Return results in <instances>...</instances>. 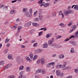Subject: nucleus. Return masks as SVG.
Here are the masks:
<instances>
[{
    "label": "nucleus",
    "instance_id": "1",
    "mask_svg": "<svg viewBox=\"0 0 78 78\" xmlns=\"http://www.w3.org/2000/svg\"><path fill=\"white\" fill-rule=\"evenodd\" d=\"M16 62H17L18 64H20L21 62H23V59H21V57H17L16 58Z\"/></svg>",
    "mask_w": 78,
    "mask_h": 78
},
{
    "label": "nucleus",
    "instance_id": "2",
    "mask_svg": "<svg viewBox=\"0 0 78 78\" xmlns=\"http://www.w3.org/2000/svg\"><path fill=\"white\" fill-rule=\"evenodd\" d=\"M31 25V22H29L28 23H26L24 25L25 27H30Z\"/></svg>",
    "mask_w": 78,
    "mask_h": 78
},
{
    "label": "nucleus",
    "instance_id": "3",
    "mask_svg": "<svg viewBox=\"0 0 78 78\" xmlns=\"http://www.w3.org/2000/svg\"><path fill=\"white\" fill-rule=\"evenodd\" d=\"M66 64H67V63L66 62H63V65L62 66V69L63 70H65V69H64V67H66Z\"/></svg>",
    "mask_w": 78,
    "mask_h": 78
},
{
    "label": "nucleus",
    "instance_id": "4",
    "mask_svg": "<svg viewBox=\"0 0 78 78\" xmlns=\"http://www.w3.org/2000/svg\"><path fill=\"white\" fill-rule=\"evenodd\" d=\"M69 43H70V44H73L74 46H76V45H77V43L76 41H69Z\"/></svg>",
    "mask_w": 78,
    "mask_h": 78
},
{
    "label": "nucleus",
    "instance_id": "5",
    "mask_svg": "<svg viewBox=\"0 0 78 78\" xmlns=\"http://www.w3.org/2000/svg\"><path fill=\"white\" fill-rule=\"evenodd\" d=\"M54 42V38H52L51 40H50L48 41V44L50 45L51 44H52Z\"/></svg>",
    "mask_w": 78,
    "mask_h": 78
},
{
    "label": "nucleus",
    "instance_id": "6",
    "mask_svg": "<svg viewBox=\"0 0 78 78\" xmlns=\"http://www.w3.org/2000/svg\"><path fill=\"white\" fill-rule=\"evenodd\" d=\"M59 25L62 27V28H65V27H66V24H64L63 23H61L59 24Z\"/></svg>",
    "mask_w": 78,
    "mask_h": 78
},
{
    "label": "nucleus",
    "instance_id": "7",
    "mask_svg": "<svg viewBox=\"0 0 78 78\" xmlns=\"http://www.w3.org/2000/svg\"><path fill=\"white\" fill-rule=\"evenodd\" d=\"M56 73L57 75L59 76H60V75H61V72H60V71L59 70H57L56 71Z\"/></svg>",
    "mask_w": 78,
    "mask_h": 78
},
{
    "label": "nucleus",
    "instance_id": "8",
    "mask_svg": "<svg viewBox=\"0 0 78 78\" xmlns=\"http://www.w3.org/2000/svg\"><path fill=\"white\" fill-rule=\"evenodd\" d=\"M43 50L41 49H37L36 50L35 52L37 53H41V51H43Z\"/></svg>",
    "mask_w": 78,
    "mask_h": 78
},
{
    "label": "nucleus",
    "instance_id": "9",
    "mask_svg": "<svg viewBox=\"0 0 78 78\" xmlns=\"http://www.w3.org/2000/svg\"><path fill=\"white\" fill-rule=\"evenodd\" d=\"M25 16H26V17H31V15H30L29 13L28 12H27L25 13Z\"/></svg>",
    "mask_w": 78,
    "mask_h": 78
},
{
    "label": "nucleus",
    "instance_id": "10",
    "mask_svg": "<svg viewBox=\"0 0 78 78\" xmlns=\"http://www.w3.org/2000/svg\"><path fill=\"white\" fill-rule=\"evenodd\" d=\"M41 64H44L45 62V60L44 58H41Z\"/></svg>",
    "mask_w": 78,
    "mask_h": 78
},
{
    "label": "nucleus",
    "instance_id": "11",
    "mask_svg": "<svg viewBox=\"0 0 78 78\" xmlns=\"http://www.w3.org/2000/svg\"><path fill=\"white\" fill-rule=\"evenodd\" d=\"M39 19L40 20H42V19H43V16H42V15L41 14H39L38 16Z\"/></svg>",
    "mask_w": 78,
    "mask_h": 78
},
{
    "label": "nucleus",
    "instance_id": "12",
    "mask_svg": "<svg viewBox=\"0 0 78 78\" xmlns=\"http://www.w3.org/2000/svg\"><path fill=\"white\" fill-rule=\"evenodd\" d=\"M52 36L51 34H48L46 35V38H49Z\"/></svg>",
    "mask_w": 78,
    "mask_h": 78
},
{
    "label": "nucleus",
    "instance_id": "13",
    "mask_svg": "<svg viewBox=\"0 0 78 78\" xmlns=\"http://www.w3.org/2000/svg\"><path fill=\"white\" fill-rule=\"evenodd\" d=\"M58 58L60 59H62L64 58V55L63 54H60Z\"/></svg>",
    "mask_w": 78,
    "mask_h": 78
},
{
    "label": "nucleus",
    "instance_id": "14",
    "mask_svg": "<svg viewBox=\"0 0 78 78\" xmlns=\"http://www.w3.org/2000/svg\"><path fill=\"white\" fill-rule=\"evenodd\" d=\"M43 47L44 48H46L48 47V44L47 43H45L43 44Z\"/></svg>",
    "mask_w": 78,
    "mask_h": 78
},
{
    "label": "nucleus",
    "instance_id": "15",
    "mask_svg": "<svg viewBox=\"0 0 78 78\" xmlns=\"http://www.w3.org/2000/svg\"><path fill=\"white\" fill-rule=\"evenodd\" d=\"M8 58L9 59H12V55H9L8 56Z\"/></svg>",
    "mask_w": 78,
    "mask_h": 78
},
{
    "label": "nucleus",
    "instance_id": "16",
    "mask_svg": "<svg viewBox=\"0 0 78 78\" xmlns=\"http://www.w3.org/2000/svg\"><path fill=\"white\" fill-rule=\"evenodd\" d=\"M76 38V37H78V35H76V36H75L74 35H72L71 36V37H69V39H72V38Z\"/></svg>",
    "mask_w": 78,
    "mask_h": 78
},
{
    "label": "nucleus",
    "instance_id": "17",
    "mask_svg": "<svg viewBox=\"0 0 78 78\" xmlns=\"http://www.w3.org/2000/svg\"><path fill=\"white\" fill-rule=\"evenodd\" d=\"M75 53V51H74V48H71L70 50V53Z\"/></svg>",
    "mask_w": 78,
    "mask_h": 78
},
{
    "label": "nucleus",
    "instance_id": "18",
    "mask_svg": "<svg viewBox=\"0 0 78 78\" xmlns=\"http://www.w3.org/2000/svg\"><path fill=\"white\" fill-rule=\"evenodd\" d=\"M18 27V25L17 24H16L14 26H13L12 27V30H14V29H16V28H17Z\"/></svg>",
    "mask_w": 78,
    "mask_h": 78
},
{
    "label": "nucleus",
    "instance_id": "19",
    "mask_svg": "<svg viewBox=\"0 0 78 78\" xmlns=\"http://www.w3.org/2000/svg\"><path fill=\"white\" fill-rule=\"evenodd\" d=\"M25 58L27 60L29 61V62H31V59H30L29 57L26 56L25 57Z\"/></svg>",
    "mask_w": 78,
    "mask_h": 78
},
{
    "label": "nucleus",
    "instance_id": "20",
    "mask_svg": "<svg viewBox=\"0 0 78 78\" xmlns=\"http://www.w3.org/2000/svg\"><path fill=\"white\" fill-rule=\"evenodd\" d=\"M29 56L31 59H33V54L31 53H30Z\"/></svg>",
    "mask_w": 78,
    "mask_h": 78
},
{
    "label": "nucleus",
    "instance_id": "21",
    "mask_svg": "<svg viewBox=\"0 0 78 78\" xmlns=\"http://www.w3.org/2000/svg\"><path fill=\"white\" fill-rule=\"evenodd\" d=\"M37 57H38V56L37 55H35L33 58V61H35V60H36Z\"/></svg>",
    "mask_w": 78,
    "mask_h": 78
},
{
    "label": "nucleus",
    "instance_id": "22",
    "mask_svg": "<svg viewBox=\"0 0 78 78\" xmlns=\"http://www.w3.org/2000/svg\"><path fill=\"white\" fill-rule=\"evenodd\" d=\"M10 13L11 14H14L15 13V11L14 10H12L10 11Z\"/></svg>",
    "mask_w": 78,
    "mask_h": 78
},
{
    "label": "nucleus",
    "instance_id": "23",
    "mask_svg": "<svg viewBox=\"0 0 78 78\" xmlns=\"http://www.w3.org/2000/svg\"><path fill=\"white\" fill-rule=\"evenodd\" d=\"M4 64H5V62L4 61L2 60L0 61V65L3 66Z\"/></svg>",
    "mask_w": 78,
    "mask_h": 78
},
{
    "label": "nucleus",
    "instance_id": "24",
    "mask_svg": "<svg viewBox=\"0 0 78 78\" xmlns=\"http://www.w3.org/2000/svg\"><path fill=\"white\" fill-rule=\"evenodd\" d=\"M8 78H16V76L14 75H10L8 76Z\"/></svg>",
    "mask_w": 78,
    "mask_h": 78
},
{
    "label": "nucleus",
    "instance_id": "25",
    "mask_svg": "<svg viewBox=\"0 0 78 78\" xmlns=\"http://www.w3.org/2000/svg\"><path fill=\"white\" fill-rule=\"evenodd\" d=\"M24 67V66L22 65L20 66L19 68L20 70H23V69Z\"/></svg>",
    "mask_w": 78,
    "mask_h": 78
},
{
    "label": "nucleus",
    "instance_id": "26",
    "mask_svg": "<svg viewBox=\"0 0 78 78\" xmlns=\"http://www.w3.org/2000/svg\"><path fill=\"white\" fill-rule=\"evenodd\" d=\"M64 14L65 15V16H67L68 14H69V12L68 10H67L66 11L64 12Z\"/></svg>",
    "mask_w": 78,
    "mask_h": 78
},
{
    "label": "nucleus",
    "instance_id": "27",
    "mask_svg": "<svg viewBox=\"0 0 78 78\" xmlns=\"http://www.w3.org/2000/svg\"><path fill=\"white\" fill-rule=\"evenodd\" d=\"M26 71L28 72H30V67H28L26 68Z\"/></svg>",
    "mask_w": 78,
    "mask_h": 78
},
{
    "label": "nucleus",
    "instance_id": "28",
    "mask_svg": "<svg viewBox=\"0 0 78 78\" xmlns=\"http://www.w3.org/2000/svg\"><path fill=\"white\" fill-rule=\"evenodd\" d=\"M10 40L9 39H8V38H7L5 39V43H8V42H9V41Z\"/></svg>",
    "mask_w": 78,
    "mask_h": 78
},
{
    "label": "nucleus",
    "instance_id": "29",
    "mask_svg": "<svg viewBox=\"0 0 78 78\" xmlns=\"http://www.w3.org/2000/svg\"><path fill=\"white\" fill-rule=\"evenodd\" d=\"M38 12L39 14H42V10L41 9H40L38 10Z\"/></svg>",
    "mask_w": 78,
    "mask_h": 78
},
{
    "label": "nucleus",
    "instance_id": "30",
    "mask_svg": "<svg viewBox=\"0 0 78 78\" xmlns=\"http://www.w3.org/2000/svg\"><path fill=\"white\" fill-rule=\"evenodd\" d=\"M60 47H61V45L56 44V48H60Z\"/></svg>",
    "mask_w": 78,
    "mask_h": 78
},
{
    "label": "nucleus",
    "instance_id": "31",
    "mask_svg": "<svg viewBox=\"0 0 78 78\" xmlns=\"http://www.w3.org/2000/svg\"><path fill=\"white\" fill-rule=\"evenodd\" d=\"M68 13L69 14H72L73 12V10H68Z\"/></svg>",
    "mask_w": 78,
    "mask_h": 78
},
{
    "label": "nucleus",
    "instance_id": "32",
    "mask_svg": "<svg viewBox=\"0 0 78 78\" xmlns=\"http://www.w3.org/2000/svg\"><path fill=\"white\" fill-rule=\"evenodd\" d=\"M74 9H76V10H78V5H75L74 8Z\"/></svg>",
    "mask_w": 78,
    "mask_h": 78
},
{
    "label": "nucleus",
    "instance_id": "33",
    "mask_svg": "<svg viewBox=\"0 0 78 78\" xmlns=\"http://www.w3.org/2000/svg\"><path fill=\"white\" fill-rule=\"evenodd\" d=\"M27 11H28L27 8L23 9V12H27Z\"/></svg>",
    "mask_w": 78,
    "mask_h": 78
},
{
    "label": "nucleus",
    "instance_id": "34",
    "mask_svg": "<svg viewBox=\"0 0 78 78\" xmlns=\"http://www.w3.org/2000/svg\"><path fill=\"white\" fill-rule=\"evenodd\" d=\"M62 37V36L59 35H58L56 37V39H60Z\"/></svg>",
    "mask_w": 78,
    "mask_h": 78
},
{
    "label": "nucleus",
    "instance_id": "35",
    "mask_svg": "<svg viewBox=\"0 0 78 78\" xmlns=\"http://www.w3.org/2000/svg\"><path fill=\"white\" fill-rule=\"evenodd\" d=\"M56 44H57L56 43H54L52 44L51 46V47H55L56 48Z\"/></svg>",
    "mask_w": 78,
    "mask_h": 78
},
{
    "label": "nucleus",
    "instance_id": "36",
    "mask_svg": "<svg viewBox=\"0 0 78 78\" xmlns=\"http://www.w3.org/2000/svg\"><path fill=\"white\" fill-rule=\"evenodd\" d=\"M49 5H50V3H46L45 4L44 3V7H47V6H48Z\"/></svg>",
    "mask_w": 78,
    "mask_h": 78
},
{
    "label": "nucleus",
    "instance_id": "37",
    "mask_svg": "<svg viewBox=\"0 0 78 78\" xmlns=\"http://www.w3.org/2000/svg\"><path fill=\"white\" fill-rule=\"evenodd\" d=\"M3 10L5 11V10H8V6H5L3 8Z\"/></svg>",
    "mask_w": 78,
    "mask_h": 78
},
{
    "label": "nucleus",
    "instance_id": "38",
    "mask_svg": "<svg viewBox=\"0 0 78 78\" xmlns=\"http://www.w3.org/2000/svg\"><path fill=\"white\" fill-rule=\"evenodd\" d=\"M50 66H51V63H48L47 65V67L48 68V67H50Z\"/></svg>",
    "mask_w": 78,
    "mask_h": 78
},
{
    "label": "nucleus",
    "instance_id": "39",
    "mask_svg": "<svg viewBox=\"0 0 78 78\" xmlns=\"http://www.w3.org/2000/svg\"><path fill=\"white\" fill-rule=\"evenodd\" d=\"M59 0H54V4H56L57 3V2H59Z\"/></svg>",
    "mask_w": 78,
    "mask_h": 78
},
{
    "label": "nucleus",
    "instance_id": "40",
    "mask_svg": "<svg viewBox=\"0 0 78 78\" xmlns=\"http://www.w3.org/2000/svg\"><path fill=\"white\" fill-rule=\"evenodd\" d=\"M74 72L76 73H77V74H78V69H74Z\"/></svg>",
    "mask_w": 78,
    "mask_h": 78
},
{
    "label": "nucleus",
    "instance_id": "41",
    "mask_svg": "<svg viewBox=\"0 0 78 78\" xmlns=\"http://www.w3.org/2000/svg\"><path fill=\"white\" fill-rule=\"evenodd\" d=\"M37 13V11H36L35 12H34V16H35L36 17V14Z\"/></svg>",
    "mask_w": 78,
    "mask_h": 78
},
{
    "label": "nucleus",
    "instance_id": "42",
    "mask_svg": "<svg viewBox=\"0 0 78 78\" xmlns=\"http://www.w3.org/2000/svg\"><path fill=\"white\" fill-rule=\"evenodd\" d=\"M33 46L34 47H37V43H35L33 45Z\"/></svg>",
    "mask_w": 78,
    "mask_h": 78
},
{
    "label": "nucleus",
    "instance_id": "43",
    "mask_svg": "<svg viewBox=\"0 0 78 78\" xmlns=\"http://www.w3.org/2000/svg\"><path fill=\"white\" fill-rule=\"evenodd\" d=\"M20 47L21 48H25L26 47V46L23 45H21Z\"/></svg>",
    "mask_w": 78,
    "mask_h": 78
},
{
    "label": "nucleus",
    "instance_id": "44",
    "mask_svg": "<svg viewBox=\"0 0 78 78\" xmlns=\"http://www.w3.org/2000/svg\"><path fill=\"white\" fill-rule=\"evenodd\" d=\"M43 33V32L42 31L40 32L39 33V36H41V35Z\"/></svg>",
    "mask_w": 78,
    "mask_h": 78
},
{
    "label": "nucleus",
    "instance_id": "45",
    "mask_svg": "<svg viewBox=\"0 0 78 78\" xmlns=\"http://www.w3.org/2000/svg\"><path fill=\"white\" fill-rule=\"evenodd\" d=\"M45 73V72L44 70L42 69L41 73H42L43 74V73Z\"/></svg>",
    "mask_w": 78,
    "mask_h": 78
},
{
    "label": "nucleus",
    "instance_id": "46",
    "mask_svg": "<svg viewBox=\"0 0 78 78\" xmlns=\"http://www.w3.org/2000/svg\"><path fill=\"white\" fill-rule=\"evenodd\" d=\"M52 15L53 17H56V13L55 12H53L52 14Z\"/></svg>",
    "mask_w": 78,
    "mask_h": 78
},
{
    "label": "nucleus",
    "instance_id": "47",
    "mask_svg": "<svg viewBox=\"0 0 78 78\" xmlns=\"http://www.w3.org/2000/svg\"><path fill=\"white\" fill-rule=\"evenodd\" d=\"M63 69H65V70H66V69H70V67L69 66H66L65 67H64Z\"/></svg>",
    "mask_w": 78,
    "mask_h": 78
},
{
    "label": "nucleus",
    "instance_id": "48",
    "mask_svg": "<svg viewBox=\"0 0 78 78\" xmlns=\"http://www.w3.org/2000/svg\"><path fill=\"white\" fill-rule=\"evenodd\" d=\"M43 2V0H41L38 2V3L39 4H41V3H42V2Z\"/></svg>",
    "mask_w": 78,
    "mask_h": 78
},
{
    "label": "nucleus",
    "instance_id": "49",
    "mask_svg": "<svg viewBox=\"0 0 78 78\" xmlns=\"http://www.w3.org/2000/svg\"><path fill=\"white\" fill-rule=\"evenodd\" d=\"M44 4H45V3L44 2H43V3H41L40 5L41 7H42V6H44Z\"/></svg>",
    "mask_w": 78,
    "mask_h": 78
},
{
    "label": "nucleus",
    "instance_id": "50",
    "mask_svg": "<svg viewBox=\"0 0 78 78\" xmlns=\"http://www.w3.org/2000/svg\"><path fill=\"white\" fill-rule=\"evenodd\" d=\"M8 49H7L4 51V53H7V52H8Z\"/></svg>",
    "mask_w": 78,
    "mask_h": 78
},
{
    "label": "nucleus",
    "instance_id": "51",
    "mask_svg": "<svg viewBox=\"0 0 78 78\" xmlns=\"http://www.w3.org/2000/svg\"><path fill=\"white\" fill-rule=\"evenodd\" d=\"M5 25H8V24L9 23V21H6L5 23Z\"/></svg>",
    "mask_w": 78,
    "mask_h": 78
},
{
    "label": "nucleus",
    "instance_id": "52",
    "mask_svg": "<svg viewBox=\"0 0 78 78\" xmlns=\"http://www.w3.org/2000/svg\"><path fill=\"white\" fill-rule=\"evenodd\" d=\"M72 27H73L72 28L73 29V30H75V28H76V25H75L74 26H72Z\"/></svg>",
    "mask_w": 78,
    "mask_h": 78
},
{
    "label": "nucleus",
    "instance_id": "53",
    "mask_svg": "<svg viewBox=\"0 0 78 78\" xmlns=\"http://www.w3.org/2000/svg\"><path fill=\"white\" fill-rule=\"evenodd\" d=\"M8 69V66L6 65L4 68V70H6V69Z\"/></svg>",
    "mask_w": 78,
    "mask_h": 78
},
{
    "label": "nucleus",
    "instance_id": "54",
    "mask_svg": "<svg viewBox=\"0 0 78 78\" xmlns=\"http://www.w3.org/2000/svg\"><path fill=\"white\" fill-rule=\"evenodd\" d=\"M7 66L8 68H9V67H10L11 66H12V65L11 64H9Z\"/></svg>",
    "mask_w": 78,
    "mask_h": 78
},
{
    "label": "nucleus",
    "instance_id": "55",
    "mask_svg": "<svg viewBox=\"0 0 78 78\" xmlns=\"http://www.w3.org/2000/svg\"><path fill=\"white\" fill-rule=\"evenodd\" d=\"M51 64L52 66H55V62H51Z\"/></svg>",
    "mask_w": 78,
    "mask_h": 78
},
{
    "label": "nucleus",
    "instance_id": "56",
    "mask_svg": "<svg viewBox=\"0 0 78 78\" xmlns=\"http://www.w3.org/2000/svg\"><path fill=\"white\" fill-rule=\"evenodd\" d=\"M33 26H36L37 25V23H32Z\"/></svg>",
    "mask_w": 78,
    "mask_h": 78
},
{
    "label": "nucleus",
    "instance_id": "57",
    "mask_svg": "<svg viewBox=\"0 0 78 78\" xmlns=\"http://www.w3.org/2000/svg\"><path fill=\"white\" fill-rule=\"evenodd\" d=\"M35 21L37 22V21H39V18L38 17L36 18L35 20Z\"/></svg>",
    "mask_w": 78,
    "mask_h": 78
},
{
    "label": "nucleus",
    "instance_id": "58",
    "mask_svg": "<svg viewBox=\"0 0 78 78\" xmlns=\"http://www.w3.org/2000/svg\"><path fill=\"white\" fill-rule=\"evenodd\" d=\"M73 30H75L73 29V28H72V29L70 30V31H69V33H72V32L73 31Z\"/></svg>",
    "mask_w": 78,
    "mask_h": 78
},
{
    "label": "nucleus",
    "instance_id": "59",
    "mask_svg": "<svg viewBox=\"0 0 78 78\" xmlns=\"http://www.w3.org/2000/svg\"><path fill=\"white\" fill-rule=\"evenodd\" d=\"M63 13H62V11H60L59 12V14L60 16H61V15H62L63 14Z\"/></svg>",
    "mask_w": 78,
    "mask_h": 78
},
{
    "label": "nucleus",
    "instance_id": "60",
    "mask_svg": "<svg viewBox=\"0 0 78 78\" xmlns=\"http://www.w3.org/2000/svg\"><path fill=\"white\" fill-rule=\"evenodd\" d=\"M17 0H15L14 1H11V3H15V2H17Z\"/></svg>",
    "mask_w": 78,
    "mask_h": 78
},
{
    "label": "nucleus",
    "instance_id": "61",
    "mask_svg": "<svg viewBox=\"0 0 78 78\" xmlns=\"http://www.w3.org/2000/svg\"><path fill=\"white\" fill-rule=\"evenodd\" d=\"M4 6V5L3 4L0 5V8H3V7Z\"/></svg>",
    "mask_w": 78,
    "mask_h": 78
},
{
    "label": "nucleus",
    "instance_id": "62",
    "mask_svg": "<svg viewBox=\"0 0 78 78\" xmlns=\"http://www.w3.org/2000/svg\"><path fill=\"white\" fill-rule=\"evenodd\" d=\"M39 63H40V61H39V60H38L37 61V64H39Z\"/></svg>",
    "mask_w": 78,
    "mask_h": 78
},
{
    "label": "nucleus",
    "instance_id": "63",
    "mask_svg": "<svg viewBox=\"0 0 78 78\" xmlns=\"http://www.w3.org/2000/svg\"><path fill=\"white\" fill-rule=\"evenodd\" d=\"M69 38H67L66 39H65V40H64V41H65V42H67V41H68L69 40Z\"/></svg>",
    "mask_w": 78,
    "mask_h": 78
},
{
    "label": "nucleus",
    "instance_id": "64",
    "mask_svg": "<svg viewBox=\"0 0 78 78\" xmlns=\"http://www.w3.org/2000/svg\"><path fill=\"white\" fill-rule=\"evenodd\" d=\"M41 70H42V69H41L38 70V71L39 73H41Z\"/></svg>",
    "mask_w": 78,
    "mask_h": 78
}]
</instances>
